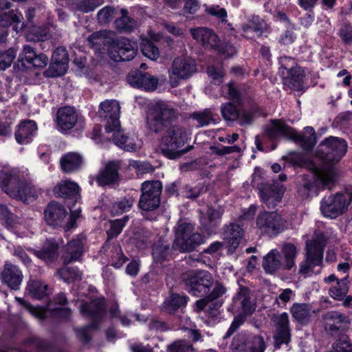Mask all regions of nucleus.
I'll use <instances>...</instances> for the list:
<instances>
[{
    "label": "nucleus",
    "instance_id": "1",
    "mask_svg": "<svg viewBox=\"0 0 352 352\" xmlns=\"http://www.w3.org/2000/svg\"><path fill=\"white\" fill-rule=\"evenodd\" d=\"M188 139L189 134L185 127L178 124L172 125L167 128L161 136L159 149L167 158L178 159L192 148V146H188L180 150Z\"/></svg>",
    "mask_w": 352,
    "mask_h": 352
},
{
    "label": "nucleus",
    "instance_id": "2",
    "mask_svg": "<svg viewBox=\"0 0 352 352\" xmlns=\"http://www.w3.org/2000/svg\"><path fill=\"white\" fill-rule=\"evenodd\" d=\"M0 185L10 197L29 203L37 197L34 188L16 170L0 173Z\"/></svg>",
    "mask_w": 352,
    "mask_h": 352
},
{
    "label": "nucleus",
    "instance_id": "3",
    "mask_svg": "<svg viewBox=\"0 0 352 352\" xmlns=\"http://www.w3.org/2000/svg\"><path fill=\"white\" fill-rule=\"evenodd\" d=\"M336 168L320 169L315 167L311 175H302L298 182V193L303 198H307L319 187L331 189L337 178Z\"/></svg>",
    "mask_w": 352,
    "mask_h": 352
},
{
    "label": "nucleus",
    "instance_id": "4",
    "mask_svg": "<svg viewBox=\"0 0 352 352\" xmlns=\"http://www.w3.org/2000/svg\"><path fill=\"white\" fill-rule=\"evenodd\" d=\"M346 151L347 143L344 140L330 136L320 144L316 151V155L323 163L330 166L323 169L335 168L333 166L340 162Z\"/></svg>",
    "mask_w": 352,
    "mask_h": 352
},
{
    "label": "nucleus",
    "instance_id": "5",
    "mask_svg": "<svg viewBox=\"0 0 352 352\" xmlns=\"http://www.w3.org/2000/svg\"><path fill=\"white\" fill-rule=\"evenodd\" d=\"M80 311L83 316L92 320V322L89 325L79 329H76L78 339L85 343H88L91 340L89 330L91 329H97L99 327L100 321L105 314L104 300L98 298L89 303L82 302L80 307Z\"/></svg>",
    "mask_w": 352,
    "mask_h": 352
},
{
    "label": "nucleus",
    "instance_id": "6",
    "mask_svg": "<svg viewBox=\"0 0 352 352\" xmlns=\"http://www.w3.org/2000/svg\"><path fill=\"white\" fill-rule=\"evenodd\" d=\"M182 282L192 295L202 297L207 295L214 285L212 275L206 270H191L182 275Z\"/></svg>",
    "mask_w": 352,
    "mask_h": 352
},
{
    "label": "nucleus",
    "instance_id": "7",
    "mask_svg": "<svg viewBox=\"0 0 352 352\" xmlns=\"http://www.w3.org/2000/svg\"><path fill=\"white\" fill-rule=\"evenodd\" d=\"M203 243V236L194 232V227L191 223L183 222L178 224L173 243L174 250L180 252H191Z\"/></svg>",
    "mask_w": 352,
    "mask_h": 352
},
{
    "label": "nucleus",
    "instance_id": "8",
    "mask_svg": "<svg viewBox=\"0 0 352 352\" xmlns=\"http://www.w3.org/2000/svg\"><path fill=\"white\" fill-rule=\"evenodd\" d=\"M251 184L259 190L262 201L268 208H274L280 201L284 190L279 183L274 181L272 183L264 182L261 175L254 173Z\"/></svg>",
    "mask_w": 352,
    "mask_h": 352
},
{
    "label": "nucleus",
    "instance_id": "9",
    "mask_svg": "<svg viewBox=\"0 0 352 352\" xmlns=\"http://www.w3.org/2000/svg\"><path fill=\"white\" fill-rule=\"evenodd\" d=\"M176 117V111L164 102L155 104L149 110L146 118L148 130L155 133L162 131L165 122Z\"/></svg>",
    "mask_w": 352,
    "mask_h": 352
},
{
    "label": "nucleus",
    "instance_id": "10",
    "mask_svg": "<svg viewBox=\"0 0 352 352\" xmlns=\"http://www.w3.org/2000/svg\"><path fill=\"white\" fill-rule=\"evenodd\" d=\"M326 239L323 234L318 236L317 240L306 245V259L299 266V274L307 275L312 273L316 265H320L322 261L323 247Z\"/></svg>",
    "mask_w": 352,
    "mask_h": 352
},
{
    "label": "nucleus",
    "instance_id": "11",
    "mask_svg": "<svg viewBox=\"0 0 352 352\" xmlns=\"http://www.w3.org/2000/svg\"><path fill=\"white\" fill-rule=\"evenodd\" d=\"M196 72L197 65L193 59L187 56L175 58L168 71L170 86L177 87L181 80L188 79Z\"/></svg>",
    "mask_w": 352,
    "mask_h": 352
},
{
    "label": "nucleus",
    "instance_id": "12",
    "mask_svg": "<svg viewBox=\"0 0 352 352\" xmlns=\"http://www.w3.org/2000/svg\"><path fill=\"white\" fill-rule=\"evenodd\" d=\"M162 184L160 181H146L141 186L139 207L145 211L157 209L160 204Z\"/></svg>",
    "mask_w": 352,
    "mask_h": 352
},
{
    "label": "nucleus",
    "instance_id": "13",
    "mask_svg": "<svg viewBox=\"0 0 352 352\" xmlns=\"http://www.w3.org/2000/svg\"><path fill=\"white\" fill-rule=\"evenodd\" d=\"M351 196L336 193L324 197L320 203L322 214L331 219H335L346 211L351 201Z\"/></svg>",
    "mask_w": 352,
    "mask_h": 352
},
{
    "label": "nucleus",
    "instance_id": "14",
    "mask_svg": "<svg viewBox=\"0 0 352 352\" xmlns=\"http://www.w3.org/2000/svg\"><path fill=\"white\" fill-rule=\"evenodd\" d=\"M232 346L237 352H264L266 344L261 335L241 333L234 338Z\"/></svg>",
    "mask_w": 352,
    "mask_h": 352
},
{
    "label": "nucleus",
    "instance_id": "15",
    "mask_svg": "<svg viewBox=\"0 0 352 352\" xmlns=\"http://www.w3.org/2000/svg\"><path fill=\"white\" fill-rule=\"evenodd\" d=\"M256 227L263 233L276 236L285 228V221L276 212L263 211L256 219Z\"/></svg>",
    "mask_w": 352,
    "mask_h": 352
},
{
    "label": "nucleus",
    "instance_id": "16",
    "mask_svg": "<svg viewBox=\"0 0 352 352\" xmlns=\"http://www.w3.org/2000/svg\"><path fill=\"white\" fill-rule=\"evenodd\" d=\"M120 109L118 102L114 100H107L100 103L98 114L106 122L105 130L107 133L120 127Z\"/></svg>",
    "mask_w": 352,
    "mask_h": 352
},
{
    "label": "nucleus",
    "instance_id": "17",
    "mask_svg": "<svg viewBox=\"0 0 352 352\" xmlns=\"http://www.w3.org/2000/svg\"><path fill=\"white\" fill-rule=\"evenodd\" d=\"M137 52V44L126 38H120L113 42L110 50L111 58L116 61L132 60Z\"/></svg>",
    "mask_w": 352,
    "mask_h": 352
},
{
    "label": "nucleus",
    "instance_id": "18",
    "mask_svg": "<svg viewBox=\"0 0 352 352\" xmlns=\"http://www.w3.org/2000/svg\"><path fill=\"white\" fill-rule=\"evenodd\" d=\"M323 320L324 329L331 336L345 331L349 323L347 316L336 311H328L324 315Z\"/></svg>",
    "mask_w": 352,
    "mask_h": 352
},
{
    "label": "nucleus",
    "instance_id": "19",
    "mask_svg": "<svg viewBox=\"0 0 352 352\" xmlns=\"http://www.w3.org/2000/svg\"><path fill=\"white\" fill-rule=\"evenodd\" d=\"M127 82L133 87L142 88L146 91H154L158 84V78L148 73L139 70L131 71L127 76Z\"/></svg>",
    "mask_w": 352,
    "mask_h": 352
},
{
    "label": "nucleus",
    "instance_id": "20",
    "mask_svg": "<svg viewBox=\"0 0 352 352\" xmlns=\"http://www.w3.org/2000/svg\"><path fill=\"white\" fill-rule=\"evenodd\" d=\"M193 38L200 42L203 46L208 49L219 50V40L218 36L210 29L206 28H197L190 30Z\"/></svg>",
    "mask_w": 352,
    "mask_h": 352
},
{
    "label": "nucleus",
    "instance_id": "21",
    "mask_svg": "<svg viewBox=\"0 0 352 352\" xmlns=\"http://www.w3.org/2000/svg\"><path fill=\"white\" fill-rule=\"evenodd\" d=\"M23 278V274L19 267L11 263L5 264L0 274L2 282L14 290L19 289Z\"/></svg>",
    "mask_w": 352,
    "mask_h": 352
},
{
    "label": "nucleus",
    "instance_id": "22",
    "mask_svg": "<svg viewBox=\"0 0 352 352\" xmlns=\"http://www.w3.org/2000/svg\"><path fill=\"white\" fill-rule=\"evenodd\" d=\"M65 207L56 201L50 202L44 211V218L50 226H59L67 216Z\"/></svg>",
    "mask_w": 352,
    "mask_h": 352
},
{
    "label": "nucleus",
    "instance_id": "23",
    "mask_svg": "<svg viewBox=\"0 0 352 352\" xmlns=\"http://www.w3.org/2000/svg\"><path fill=\"white\" fill-rule=\"evenodd\" d=\"M243 235V230L241 226L236 223H231L224 230L223 240L228 254H232L239 246V242Z\"/></svg>",
    "mask_w": 352,
    "mask_h": 352
},
{
    "label": "nucleus",
    "instance_id": "24",
    "mask_svg": "<svg viewBox=\"0 0 352 352\" xmlns=\"http://www.w3.org/2000/svg\"><path fill=\"white\" fill-rule=\"evenodd\" d=\"M348 278V275L338 278L335 274L324 278V282L327 283L335 282V285H333L329 291L331 297L336 300L343 299L349 292Z\"/></svg>",
    "mask_w": 352,
    "mask_h": 352
},
{
    "label": "nucleus",
    "instance_id": "25",
    "mask_svg": "<svg viewBox=\"0 0 352 352\" xmlns=\"http://www.w3.org/2000/svg\"><path fill=\"white\" fill-rule=\"evenodd\" d=\"M266 135L271 139L280 137L296 139L297 135L294 130L281 120H272V124L265 128Z\"/></svg>",
    "mask_w": 352,
    "mask_h": 352
},
{
    "label": "nucleus",
    "instance_id": "26",
    "mask_svg": "<svg viewBox=\"0 0 352 352\" xmlns=\"http://www.w3.org/2000/svg\"><path fill=\"white\" fill-rule=\"evenodd\" d=\"M82 235H78L76 239L69 241L65 248V253L63 256V263L67 265L73 261L78 260L83 252Z\"/></svg>",
    "mask_w": 352,
    "mask_h": 352
},
{
    "label": "nucleus",
    "instance_id": "27",
    "mask_svg": "<svg viewBox=\"0 0 352 352\" xmlns=\"http://www.w3.org/2000/svg\"><path fill=\"white\" fill-rule=\"evenodd\" d=\"M290 332L289 316L285 312L278 316L276 322V333L274 336L276 344L278 346L287 344L290 341Z\"/></svg>",
    "mask_w": 352,
    "mask_h": 352
},
{
    "label": "nucleus",
    "instance_id": "28",
    "mask_svg": "<svg viewBox=\"0 0 352 352\" xmlns=\"http://www.w3.org/2000/svg\"><path fill=\"white\" fill-rule=\"evenodd\" d=\"M119 162H109L96 177V182L98 185L106 186L116 182L119 178Z\"/></svg>",
    "mask_w": 352,
    "mask_h": 352
},
{
    "label": "nucleus",
    "instance_id": "29",
    "mask_svg": "<svg viewBox=\"0 0 352 352\" xmlns=\"http://www.w3.org/2000/svg\"><path fill=\"white\" fill-rule=\"evenodd\" d=\"M19 58L25 59L27 63L34 67L43 68L48 63V58L43 54H36L34 48L30 45H25Z\"/></svg>",
    "mask_w": 352,
    "mask_h": 352
},
{
    "label": "nucleus",
    "instance_id": "30",
    "mask_svg": "<svg viewBox=\"0 0 352 352\" xmlns=\"http://www.w3.org/2000/svg\"><path fill=\"white\" fill-rule=\"evenodd\" d=\"M37 130V125L33 120L22 122L15 132V138L20 144H28L32 141V137Z\"/></svg>",
    "mask_w": 352,
    "mask_h": 352
},
{
    "label": "nucleus",
    "instance_id": "31",
    "mask_svg": "<svg viewBox=\"0 0 352 352\" xmlns=\"http://www.w3.org/2000/svg\"><path fill=\"white\" fill-rule=\"evenodd\" d=\"M77 114L74 108L64 107L57 112V123L63 131L72 129L77 122Z\"/></svg>",
    "mask_w": 352,
    "mask_h": 352
},
{
    "label": "nucleus",
    "instance_id": "32",
    "mask_svg": "<svg viewBox=\"0 0 352 352\" xmlns=\"http://www.w3.org/2000/svg\"><path fill=\"white\" fill-rule=\"evenodd\" d=\"M280 254L283 255L282 262L283 270H290L296 267V261L298 254L297 247L291 243H285L283 244Z\"/></svg>",
    "mask_w": 352,
    "mask_h": 352
},
{
    "label": "nucleus",
    "instance_id": "33",
    "mask_svg": "<svg viewBox=\"0 0 352 352\" xmlns=\"http://www.w3.org/2000/svg\"><path fill=\"white\" fill-rule=\"evenodd\" d=\"M263 267L265 271L270 274L276 272L280 268L283 269L282 256L276 249L272 250L263 258Z\"/></svg>",
    "mask_w": 352,
    "mask_h": 352
},
{
    "label": "nucleus",
    "instance_id": "34",
    "mask_svg": "<svg viewBox=\"0 0 352 352\" xmlns=\"http://www.w3.org/2000/svg\"><path fill=\"white\" fill-rule=\"evenodd\" d=\"M58 245L56 243L47 241L44 243L42 250L30 249V251L47 263H50L58 258Z\"/></svg>",
    "mask_w": 352,
    "mask_h": 352
},
{
    "label": "nucleus",
    "instance_id": "35",
    "mask_svg": "<svg viewBox=\"0 0 352 352\" xmlns=\"http://www.w3.org/2000/svg\"><path fill=\"white\" fill-rule=\"evenodd\" d=\"M250 299V290L245 287H241L236 295L233 297L234 302L241 305V309L245 314H250L255 309L254 304Z\"/></svg>",
    "mask_w": 352,
    "mask_h": 352
},
{
    "label": "nucleus",
    "instance_id": "36",
    "mask_svg": "<svg viewBox=\"0 0 352 352\" xmlns=\"http://www.w3.org/2000/svg\"><path fill=\"white\" fill-rule=\"evenodd\" d=\"M263 23L259 21L258 16L252 19L241 26L243 36L248 39H254L259 37L263 33Z\"/></svg>",
    "mask_w": 352,
    "mask_h": 352
},
{
    "label": "nucleus",
    "instance_id": "37",
    "mask_svg": "<svg viewBox=\"0 0 352 352\" xmlns=\"http://www.w3.org/2000/svg\"><path fill=\"white\" fill-rule=\"evenodd\" d=\"M293 318L300 324L309 322L314 311L310 305L307 303H294L290 308Z\"/></svg>",
    "mask_w": 352,
    "mask_h": 352
},
{
    "label": "nucleus",
    "instance_id": "38",
    "mask_svg": "<svg viewBox=\"0 0 352 352\" xmlns=\"http://www.w3.org/2000/svg\"><path fill=\"white\" fill-rule=\"evenodd\" d=\"M113 131V141L118 147L129 152L138 150L139 146L135 142L134 140L124 135L120 130V127Z\"/></svg>",
    "mask_w": 352,
    "mask_h": 352
},
{
    "label": "nucleus",
    "instance_id": "39",
    "mask_svg": "<svg viewBox=\"0 0 352 352\" xmlns=\"http://www.w3.org/2000/svg\"><path fill=\"white\" fill-rule=\"evenodd\" d=\"M79 187L77 184L69 181L59 183L54 188V194L56 197H76L78 193Z\"/></svg>",
    "mask_w": 352,
    "mask_h": 352
},
{
    "label": "nucleus",
    "instance_id": "40",
    "mask_svg": "<svg viewBox=\"0 0 352 352\" xmlns=\"http://www.w3.org/2000/svg\"><path fill=\"white\" fill-rule=\"evenodd\" d=\"M285 84L292 89L300 90L303 86V80L305 77V71L298 66L292 71L286 74Z\"/></svg>",
    "mask_w": 352,
    "mask_h": 352
},
{
    "label": "nucleus",
    "instance_id": "41",
    "mask_svg": "<svg viewBox=\"0 0 352 352\" xmlns=\"http://www.w3.org/2000/svg\"><path fill=\"white\" fill-rule=\"evenodd\" d=\"M170 252V243L160 239L153 245L152 254L155 263H161L167 259Z\"/></svg>",
    "mask_w": 352,
    "mask_h": 352
},
{
    "label": "nucleus",
    "instance_id": "42",
    "mask_svg": "<svg viewBox=\"0 0 352 352\" xmlns=\"http://www.w3.org/2000/svg\"><path fill=\"white\" fill-rule=\"evenodd\" d=\"M60 165L63 170L70 173L78 169L82 164L81 156L76 153H69L60 159Z\"/></svg>",
    "mask_w": 352,
    "mask_h": 352
},
{
    "label": "nucleus",
    "instance_id": "43",
    "mask_svg": "<svg viewBox=\"0 0 352 352\" xmlns=\"http://www.w3.org/2000/svg\"><path fill=\"white\" fill-rule=\"evenodd\" d=\"M23 19V15L19 10H11L8 13L0 14V26L6 27L13 23H21L20 30H22L25 27L24 23L22 22Z\"/></svg>",
    "mask_w": 352,
    "mask_h": 352
},
{
    "label": "nucleus",
    "instance_id": "44",
    "mask_svg": "<svg viewBox=\"0 0 352 352\" xmlns=\"http://www.w3.org/2000/svg\"><path fill=\"white\" fill-rule=\"evenodd\" d=\"M206 216L201 217V224L204 229L209 233H212L213 228L217 226V220L219 217V212L218 210L208 208Z\"/></svg>",
    "mask_w": 352,
    "mask_h": 352
},
{
    "label": "nucleus",
    "instance_id": "45",
    "mask_svg": "<svg viewBox=\"0 0 352 352\" xmlns=\"http://www.w3.org/2000/svg\"><path fill=\"white\" fill-rule=\"evenodd\" d=\"M68 64L67 63H56V61L52 60L48 69L44 72V75L50 78L63 76L68 69Z\"/></svg>",
    "mask_w": 352,
    "mask_h": 352
},
{
    "label": "nucleus",
    "instance_id": "46",
    "mask_svg": "<svg viewBox=\"0 0 352 352\" xmlns=\"http://www.w3.org/2000/svg\"><path fill=\"white\" fill-rule=\"evenodd\" d=\"M190 117L197 121L198 127L208 125L215 120L212 113L209 109L194 112Z\"/></svg>",
    "mask_w": 352,
    "mask_h": 352
},
{
    "label": "nucleus",
    "instance_id": "47",
    "mask_svg": "<svg viewBox=\"0 0 352 352\" xmlns=\"http://www.w3.org/2000/svg\"><path fill=\"white\" fill-rule=\"evenodd\" d=\"M58 275L65 282H72L81 279V272L76 267H63L57 272Z\"/></svg>",
    "mask_w": 352,
    "mask_h": 352
},
{
    "label": "nucleus",
    "instance_id": "48",
    "mask_svg": "<svg viewBox=\"0 0 352 352\" xmlns=\"http://www.w3.org/2000/svg\"><path fill=\"white\" fill-rule=\"evenodd\" d=\"M28 288L32 296L37 299H41L47 294V285L38 280H30Z\"/></svg>",
    "mask_w": 352,
    "mask_h": 352
},
{
    "label": "nucleus",
    "instance_id": "49",
    "mask_svg": "<svg viewBox=\"0 0 352 352\" xmlns=\"http://www.w3.org/2000/svg\"><path fill=\"white\" fill-rule=\"evenodd\" d=\"M331 352H352V343L349 337L342 334L333 344Z\"/></svg>",
    "mask_w": 352,
    "mask_h": 352
},
{
    "label": "nucleus",
    "instance_id": "50",
    "mask_svg": "<svg viewBox=\"0 0 352 352\" xmlns=\"http://www.w3.org/2000/svg\"><path fill=\"white\" fill-rule=\"evenodd\" d=\"M116 25L118 30L124 32H131L136 26V22L130 16L124 14L116 21Z\"/></svg>",
    "mask_w": 352,
    "mask_h": 352
},
{
    "label": "nucleus",
    "instance_id": "51",
    "mask_svg": "<svg viewBox=\"0 0 352 352\" xmlns=\"http://www.w3.org/2000/svg\"><path fill=\"white\" fill-rule=\"evenodd\" d=\"M128 219V217H124L122 219H117L110 222V228L107 231V239H111L116 237L122 230L125 226V221Z\"/></svg>",
    "mask_w": 352,
    "mask_h": 352
},
{
    "label": "nucleus",
    "instance_id": "52",
    "mask_svg": "<svg viewBox=\"0 0 352 352\" xmlns=\"http://www.w3.org/2000/svg\"><path fill=\"white\" fill-rule=\"evenodd\" d=\"M186 303V298L177 294H173L165 302L167 309L170 311H175L183 307Z\"/></svg>",
    "mask_w": 352,
    "mask_h": 352
},
{
    "label": "nucleus",
    "instance_id": "53",
    "mask_svg": "<svg viewBox=\"0 0 352 352\" xmlns=\"http://www.w3.org/2000/svg\"><path fill=\"white\" fill-rule=\"evenodd\" d=\"M134 200L131 198H124L122 200L113 204L111 212L114 214H119L129 211L133 206Z\"/></svg>",
    "mask_w": 352,
    "mask_h": 352
},
{
    "label": "nucleus",
    "instance_id": "54",
    "mask_svg": "<svg viewBox=\"0 0 352 352\" xmlns=\"http://www.w3.org/2000/svg\"><path fill=\"white\" fill-rule=\"evenodd\" d=\"M103 3L104 0H80L77 4V9L80 12L88 13Z\"/></svg>",
    "mask_w": 352,
    "mask_h": 352
},
{
    "label": "nucleus",
    "instance_id": "55",
    "mask_svg": "<svg viewBox=\"0 0 352 352\" xmlns=\"http://www.w3.org/2000/svg\"><path fill=\"white\" fill-rule=\"evenodd\" d=\"M219 296L220 286L219 285H216L210 294H209L206 298L199 299L196 302L195 305L197 307V311H199L201 310H203L206 307V304L208 302L216 300L219 297Z\"/></svg>",
    "mask_w": 352,
    "mask_h": 352
},
{
    "label": "nucleus",
    "instance_id": "56",
    "mask_svg": "<svg viewBox=\"0 0 352 352\" xmlns=\"http://www.w3.org/2000/svg\"><path fill=\"white\" fill-rule=\"evenodd\" d=\"M234 102H229L221 109V114L226 120L233 121L238 118L239 111L236 105Z\"/></svg>",
    "mask_w": 352,
    "mask_h": 352
},
{
    "label": "nucleus",
    "instance_id": "57",
    "mask_svg": "<svg viewBox=\"0 0 352 352\" xmlns=\"http://www.w3.org/2000/svg\"><path fill=\"white\" fill-rule=\"evenodd\" d=\"M15 56L16 52L13 48H10L6 52L0 51V69L5 70L10 67Z\"/></svg>",
    "mask_w": 352,
    "mask_h": 352
},
{
    "label": "nucleus",
    "instance_id": "58",
    "mask_svg": "<svg viewBox=\"0 0 352 352\" xmlns=\"http://www.w3.org/2000/svg\"><path fill=\"white\" fill-rule=\"evenodd\" d=\"M278 62L280 65L279 69L283 75H285L287 73L298 67L295 60L290 56H281Z\"/></svg>",
    "mask_w": 352,
    "mask_h": 352
},
{
    "label": "nucleus",
    "instance_id": "59",
    "mask_svg": "<svg viewBox=\"0 0 352 352\" xmlns=\"http://www.w3.org/2000/svg\"><path fill=\"white\" fill-rule=\"evenodd\" d=\"M115 14V9L111 6H105L99 10L97 14L98 22L104 25L110 22Z\"/></svg>",
    "mask_w": 352,
    "mask_h": 352
},
{
    "label": "nucleus",
    "instance_id": "60",
    "mask_svg": "<svg viewBox=\"0 0 352 352\" xmlns=\"http://www.w3.org/2000/svg\"><path fill=\"white\" fill-rule=\"evenodd\" d=\"M15 299L20 305H21L25 309L29 311L35 317L38 318H45V314L43 309L32 307L27 300L23 298L16 297Z\"/></svg>",
    "mask_w": 352,
    "mask_h": 352
},
{
    "label": "nucleus",
    "instance_id": "61",
    "mask_svg": "<svg viewBox=\"0 0 352 352\" xmlns=\"http://www.w3.org/2000/svg\"><path fill=\"white\" fill-rule=\"evenodd\" d=\"M142 52L143 54L153 60H155L160 56V51L158 48L151 42H146L142 47Z\"/></svg>",
    "mask_w": 352,
    "mask_h": 352
},
{
    "label": "nucleus",
    "instance_id": "62",
    "mask_svg": "<svg viewBox=\"0 0 352 352\" xmlns=\"http://www.w3.org/2000/svg\"><path fill=\"white\" fill-rule=\"evenodd\" d=\"M295 296L294 292L289 288L282 290L276 299V303L280 307L285 306L286 303L290 301Z\"/></svg>",
    "mask_w": 352,
    "mask_h": 352
},
{
    "label": "nucleus",
    "instance_id": "63",
    "mask_svg": "<svg viewBox=\"0 0 352 352\" xmlns=\"http://www.w3.org/2000/svg\"><path fill=\"white\" fill-rule=\"evenodd\" d=\"M52 60L56 61V63L64 62L69 63V55L64 47H58L52 56Z\"/></svg>",
    "mask_w": 352,
    "mask_h": 352
},
{
    "label": "nucleus",
    "instance_id": "64",
    "mask_svg": "<svg viewBox=\"0 0 352 352\" xmlns=\"http://www.w3.org/2000/svg\"><path fill=\"white\" fill-rule=\"evenodd\" d=\"M339 35L345 44L349 45L352 43V26L349 24L344 25L340 30Z\"/></svg>",
    "mask_w": 352,
    "mask_h": 352
}]
</instances>
